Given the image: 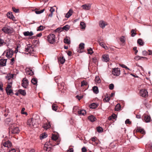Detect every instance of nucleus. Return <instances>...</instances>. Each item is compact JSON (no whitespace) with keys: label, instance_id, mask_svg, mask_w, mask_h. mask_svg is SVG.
<instances>
[{"label":"nucleus","instance_id":"1","mask_svg":"<svg viewBox=\"0 0 152 152\" xmlns=\"http://www.w3.org/2000/svg\"><path fill=\"white\" fill-rule=\"evenodd\" d=\"M55 80L58 84V90L64 92L66 89V87L64 86V83L62 82L61 78L59 77H55Z\"/></svg>","mask_w":152,"mask_h":152},{"label":"nucleus","instance_id":"2","mask_svg":"<svg viewBox=\"0 0 152 152\" xmlns=\"http://www.w3.org/2000/svg\"><path fill=\"white\" fill-rule=\"evenodd\" d=\"M15 124L13 123L11 124L9 127V133L13 134H18L20 130L19 127H15Z\"/></svg>","mask_w":152,"mask_h":152},{"label":"nucleus","instance_id":"3","mask_svg":"<svg viewBox=\"0 0 152 152\" xmlns=\"http://www.w3.org/2000/svg\"><path fill=\"white\" fill-rule=\"evenodd\" d=\"M1 30L6 34H11L14 32V29L11 27L6 26L4 27L1 29Z\"/></svg>","mask_w":152,"mask_h":152},{"label":"nucleus","instance_id":"4","mask_svg":"<svg viewBox=\"0 0 152 152\" xmlns=\"http://www.w3.org/2000/svg\"><path fill=\"white\" fill-rule=\"evenodd\" d=\"M13 76L12 75H9L6 76H5V78L7 80H9V81L8 82L9 83V84L7 85V87L6 88V91H7L8 90H9V89H10V88L12 86L11 85L12 83L11 82H10V80H11Z\"/></svg>","mask_w":152,"mask_h":152},{"label":"nucleus","instance_id":"5","mask_svg":"<svg viewBox=\"0 0 152 152\" xmlns=\"http://www.w3.org/2000/svg\"><path fill=\"white\" fill-rule=\"evenodd\" d=\"M48 41L50 43H53L55 42V37L53 34H50L48 37Z\"/></svg>","mask_w":152,"mask_h":152},{"label":"nucleus","instance_id":"6","mask_svg":"<svg viewBox=\"0 0 152 152\" xmlns=\"http://www.w3.org/2000/svg\"><path fill=\"white\" fill-rule=\"evenodd\" d=\"M112 73L114 75L119 76L120 74V69L118 68L114 69L112 71Z\"/></svg>","mask_w":152,"mask_h":152},{"label":"nucleus","instance_id":"7","mask_svg":"<svg viewBox=\"0 0 152 152\" xmlns=\"http://www.w3.org/2000/svg\"><path fill=\"white\" fill-rule=\"evenodd\" d=\"M142 119L143 121L147 123L150 122L151 120V117L146 114L142 116Z\"/></svg>","mask_w":152,"mask_h":152},{"label":"nucleus","instance_id":"8","mask_svg":"<svg viewBox=\"0 0 152 152\" xmlns=\"http://www.w3.org/2000/svg\"><path fill=\"white\" fill-rule=\"evenodd\" d=\"M148 92L145 89H142L140 91V94L141 96L146 97L148 96Z\"/></svg>","mask_w":152,"mask_h":152},{"label":"nucleus","instance_id":"9","mask_svg":"<svg viewBox=\"0 0 152 152\" xmlns=\"http://www.w3.org/2000/svg\"><path fill=\"white\" fill-rule=\"evenodd\" d=\"M14 53L13 51L11 49H9L7 50L6 52V56L8 58H11L12 57L13 54Z\"/></svg>","mask_w":152,"mask_h":152},{"label":"nucleus","instance_id":"10","mask_svg":"<svg viewBox=\"0 0 152 152\" xmlns=\"http://www.w3.org/2000/svg\"><path fill=\"white\" fill-rule=\"evenodd\" d=\"M28 80L26 78H23V83H22V86L24 88H26L28 86Z\"/></svg>","mask_w":152,"mask_h":152},{"label":"nucleus","instance_id":"11","mask_svg":"<svg viewBox=\"0 0 152 152\" xmlns=\"http://www.w3.org/2000/svg\"><path fill=\"white\" fill-rule=\"evenodd\" d=\"M102 58L103 61L106 62L110 60L109 55L106 54L103 55Z\"/></svg>","mask_w":152,"mask_h":152},{"label":"nucleus","instance_id":"12","mask_svg":"<svg viewBox=\"0 0 152 152\" xmlns=\"http://www.w3.org/2000/svg\"><path fill=\"white\" fill-rule=\"evenodd\" d=\"M81 87L84 89V91L86 90L87 88L86 86L88 84L87 83L86 81L83 80L81 82Z\"/></svg>","mask_w":152,"mask_h":152},{"label":"nucleus","instance_id":"13","mask_svg":"<svg viewBox=\"0 0 152 152\" xmlns=\"http://www.w3.org/2000/svg\"><path fill=\"white\" fill-rule=\"evenodd\" d=\"M12 145V143L10 141L8 140L5 142L3 144V146L5 147H7L8 148H10Z\"/></svg>","mask_w":152,"mask_h":152},{"label":"nucleus","instance_id":"14","mask_svg":"<svg viewBox=\"0 0 152 152\" xmlns=\"http://www.w3.org/2000/svg\"><path fill=\"white\" fill-rule=\"evenodd\" d=\"M27 124L28 125H29L31 127H34V125L33 124V119L32 118L29 119L28 120Z\"/></svg>","mask_w":152,"mask_h":152},{"label":"nucleus","instance_id":"15","mask_svg":"<svg viewBox=\"0 0 152 152\" xmlns=\"http://www.w3.org/2000/svg\"><path fill=\"white\" fill-rule=\"evenodd\" d=\"M24 35L25 36H31L34 35L33 32L31 31L29 32L28 31H25L23 33Z\"/></svg>","mask_w":152,"mask_h":152},{"label":"nucleus","instance_id":"16","mask_svg":"<svg viewBox=\"0 0 152 152\" xmlns=\"http://www.w3.org/2000/svg\"><path fill=\"white\" fill-rule=\"evenodd\" d=\"M82 7L85 10H88L91 9V5L85 4L82 5Z\"/></svg>","mask_w":152,"mask_h":152},{"label":"nucleus","instance_id":"17","mask_svg":"<svg viewBox=\"0 0 152 152\" xmlns=\"http://www.w3.org/2000/svg\"><path fill=\"white\" fill-rule=\"evenodd\" d=\"M42 127L44 128V129H47L50 127V123L49 122L44 124L42 125Z\"/></svg>","mask_w":152,"mask_h":152},{"label":"nucleus","instance_id":"18","mask_svg":"<svg viewBox=\"0 0 152 152\" xmlns=\"http://www.w3.org/2000/svg\"><path fill=\"white\" fill-rule=\"evenodd\" d=\"M7 60L5 59H1L0 61V64L2 66H5L6 65V63Z\"/></svg>","mask_w":152,"mask_h":152},{"label":"nucleus","instance_id":"19","mask_svg":"<svg viewBox=\"0 0 152 152\" xmlns=\"http://www.w3.org/2000/svg\"><path fill=\"white\" fill-rule=\"evenodd\" d=\"M58 61L61 64H63L65 61V59L63 56H60L59 58H58Z\"/></svg>","mask_w":152,"mask_h":152},{"label":"nucleus","instance_id":"20","mask_svg":"<svg viewBox=\"0 0 152 152\" xmlns=\"http://www.w3.org/2000/svg\"><path fill=\"white\" fill-rule=\"evenodd\" d=\"M78 114L80 115H84L86 114V112L84 110H79L78 111Z\"/></svg>","mask_w":152,"mask_h":152},{"label":"nucleus","instance_id":"21","mask_svg":"<svg viewBox=\"0 0 152 152\" xmlns=\"http://www.w3.org/2000/svg\"><path fill=\"white\" fill-rule=\"evenodd\" d=\"M73 12L72 10H69L68 12L66 14V17L67 18H69L72 15Z\"/></svg>","mask_w":152,"mask_h":152},{"label":"nucleus","instance_id":"22","mask_svg":"<svg viewBox=\"0 0 152 152\" xmlns=\"http://www.w3.org/2000/svg\"><path fill=\"white\" fill-rule=\"evenodd\" d=\"M88 119L92 122L96 120V118L93 115H91L88 117Z\"/></svg>","mask_w":152,"mask_h":152},{"label":"nucleus","instance_id":"23","mask_svg":"<svg viewBox=\"0 0 152 152\" xmlns=\"http://www.w3.org/2000/svg\"><path fill=\"white\" fill-rule=\"evenodd\" d=\"M106 23L103 21H101L99 22V25L102 28H104L106 26Z\"/></svg>","mask_w":152,"mask_h":152},{"label":"nucleus","instance_id":"24","mask_svg":"<svg viewBox=\"0 0 152 152\" xmlns=\"http://www.w3.org/2000/svg\"><path fill=\"white\" fill-rule=\"evenodd\" d=\"M92 90L96 94H97L99 93L98 88L96 86L93 87L92 88Z\"/></svg>","mask_w":152,"mask_h":152},{"label":"nucleus","instance_id":"25","mask_svg":"<svg viewBox=\"0 0 152 152\" xmlns=\"http://www.w3.org/2000/svg\"><path fill=\"white\" fill-rule=\"evenodd\" d=\"M26 71L27 75H34V72L32 70H30L29 69L28 70L26 69Z\"/></svg>","mask_w":152,"mask_h":152},{"label":"nucleus","instance_id":"26","mask_svg":"<svg viewBox=\"0 0 152 152\" xmlns=\"http://www.w3.org/2000/svg\"><path fill=\"white\" fill-rule=\"evenodd\" d=\"M98 105L97 104L94 103L91 104L90 105L89 107L91 108L95 109L96 108Z\"/></svg>","mask_w":152,"mask_h":152},{"label":"nucleus","instance_id":"27","mask_svg":"<svg viewBox=\"0 0 152 152\" xmlns=\"http://www.w3.org/2000/svg\"><path fill=\"white\" fill-rule=\"evenodd\" d=\"M7 16L8 18L12 19V20L15 18L14 17L13 15L12 12H8L7 14Z\"/></svg>","mask_w":152,"mask_h":152},{"label":"nucleus","instance_id":"28","mask_svg":"<svg viewBox=\"0 0 152 152\" xmlns=\"http://www.w3.org/2000/svg\"><path fill=\"white\" fill-rule=\"evenodd\" d=\"M100 41L99 39V43L100 45L105 49H107V47L104 44L103 42H100Z\"/></svg>","mask_w":152,"mask_h":152},{"label":"nucleus","instance_id":"29","mask_svg":"<svg viewBox=\"0 0 152 152\" xmlns=\"http://www.w3.org/2000/svg\"><path fill=\"white\" fill-rule=\"evenodd\" d=\"M58 109V106L56 104H53L52 105V109L53 110L56 111Z\"/></svg>","mask_w":152,"mask_h":152},{"label":"nucleus","instance_id":"30","mask_svg":"<svg viewBox=\"0 0 152 152\" xmlns=\"http://www.w3.org/2000/svg\"><path fill=\"white\" fill-rule=\"evenodd\" d=\"M142 58H145L146 59H147L145 57H141L140 56H137L135 57L134 59L138 61V60L141 59Z\"/></svg>","mask_w":152,"mask_h":152},{"label":"nucleus","instance_id":"31","mask_svg":"<svg viewBox=\"0 0 152 152\" xmlns=\"http://www.w3.org/2000/svg\"><path fill=\"white\" fill-rule=\"evenodd\" d=\"M18 92L23 95L24 96L26 94L25 91L24 90L20 89L18 91Z\"/></svg>","mask_w":152,"mask_h":152},{"label":"nucleus","instance_id":"32","mask_svg":"<svg viewBox=\"0 0 152 152\" xmlns=\"http://www.w3.org/2000/svg\"><path fill=\"white\" fill-rule=\"evenodd\" d=\"M117 117V116L115 114H113L112 115L109 117L108 119L109 120H112L113 119H115Z\"/></svg>","mask_w":152,"mask_h":152},{"label":"nucleus","instance_id":"33","mask_svg":"<svg viewBox=\"0 0 152 152\" xmlns=\"http://www.w3.org/2000/svg\"><path fill=\"white\" fill-rule=\"evenodd\" d=\"M137 43L140 45H144V42H143L142 40L141 39H139L137 41Z\"/></svg>","mask_w":152,"mask_h":152},{"label":"nucleus","instance_id":"34","mask_svg":"<svg viewBox=\"0 0 152 152\" xmlns=\"http://www.w3.org/2000/svg\"><path fill=\"white\" fill-rule=\"evenodd\" d=\"M80 28L81 29H85L86 27V25L83 22H81L80 23Z\"/></svg>","mask_w":152,"mask_h":152},{"label":"nucleus","instance_id":"35","mask_svg":"<svg viewBox=\"0 0 152 152\" xmlns=\"http://www.w3.org/2000/svg\"><path fill=\"white\" fill-rule=\"evenodd\" d=\"M92 62L94 63L95 64H97V63L98 62V58L96 57H95L94 58H92Z\"/></svg>","mask_w":152,"mask_h":152},{"label":"nucleus","instance_id":"36","mask_svg":"<svg viewBox=\"0 0 152 152\" xmlns=\"http://www.w3.org/2000/svg\"><path fill=\"white\" fill-rule=\"evenodd\" d=\"M47 134L46 133H43L41 134L40 136V139H42L43 138H45L47 137Z\"/></svg>","mask_w":152,"mask_h":152},{"label":"nucleus","instance_id":"37","mask_svg":"<svg viewBox=\"0 0 152 152\" xmlns=\"http://www.w3.org/2000/svg\"><path fill=\"white\" fill-rule=\"evenodd\" d=\"M58 139V137L55 135H53L51 137V141L54 140L56 141Z\"/></svg>","mask_w":152,"mask_h":152},{"label":"nucleus","instance_id":"38","mask_svg":"<svg viewBox=\"0 0 152 152\" xmlns=\"http://www.w3.org/2000/svg\"><path fill=\"white\" fill-rule=\"evenodd\" d=\"M6 92L8 95H12L13 94L12 90L11 89H9V90H8L7 92L6 91Z\"/></svg>","mask_w":152,"mask_h":152},{"label":"nucleus","instance_id":"39","mask_svg":"<svg viewBox=\"0 0 152 152\" xmlns=\"http://www.w3.org/2000/svg\"><path fill=\"white\" fill-rule=\"evenodd\" d=\"M64 42L65 43L67 44H69L70 43V41L68 39L67 37H66L64 39Z\"/></svg>","mask_w":152,"mask_h":152},{"label":"nucleus","instance_id":"40","mask_svg":"<svg viewBox=\"0 0 152 152\" xmlns=\"http://www.w3.org/2000/svg\"><path fill=\"white\" fill-rule=\"evenodd\" d=\"M121 105L120 104H117L115 106V110H119L121 109Z\"/></svg>","mask_w":152,"mask_h":152},{"label":"nucleus","instance_id":"41","mask_svg":"<svg viewBox=\"0 0 152 152\" xmlns=\"http://www.w3.org/2000/svg\"><path fill=\"white\" fill-rule=\"evenodd\" d=\"M136 31L135 30L132 29L131 31V36L132 37H133L135 36V35L136 34Z\"/></svg>","mask_w":152,"mask_h":152},{"label":"nucleus","instance_id":"42","mask_svg":"<svg viewBox=\"0 0 152 152\" xmlns=\"http://www.w3.org/2000/svg\"><path fill=\"white\" fill-rule=\"evenodd\" d=\"M51 141L50 140L49 141V142H47L45 144H46V146H49L50 145L52 146H55V144H53L51 142Z\"/></svg>","mask_w":152,"mask_h":152},{"label":"nucleus","instance_id":"43","mask_svg":"<svg viewBox=\"0 0 152 152\" xmlns=\"http://www.w3.org/2000/svg\"><path fill=\"white\" fill-rule=\"evenodd\" d=\"M37 80L36 79L33 78L31 80V83L34 84V85H36L37 84Z\"/></svg>","mask_w":152,"mask_h":152},{"label":"nucleus","instance_id":"44","mask_svg":"<svg viewBox=\"0 0 152 152\" xmlns=\"http://www.w3.org/2000/svg\"><path fill=\"white\" fill-rule=\"evenodd\" d=\"M69 28L70 26L68 25H65L63 27V29L66 31H67Z\"/></svg>","mask_w":152,"mask_h":152},{"label":"nucleus","instance_id":"45","mask_svg":"<svg viewBox=\"0 0 152 152\" xmlns=\"http://www.w3.org/2000/svg\"><path fill=\"white\" fill-rule=\"evenodd\" d=\"M137 132H139L142 134H143L144 133V130L142 129H141L140 128H137L136 130Z\"/></svg>","mask_w":152,"mask_h":152},{"label":"nucleus","instance_id":"46","mask_svg":"<svg viewBox=\"0 0 152 152\" xmlns=\"http://www.w3.org/2000/svg\"><path fill=\"white\" fill-rule=\"evenodd\" d=\"M84 44L83 43H80L79 45V48L81 50H83L84 48Z\"/></svg>","mask_w":152,"mask_h":152},{"label":"nucleus","instance_id":"47","mask_svg":"<svg viewBox=\"0 0 152 152\" xmlns=\"http://www.w3.org/2000/svg\"><path fill=\"white\" fill-rule=\"evenodd\" d=\"M97 131L99 132H102L103 131V129L101 127L98 126L97 127Z\"/></svg>","mask_w":152,"mask_h":152},{"label":"nucleus","instance_id":"48","mask_svg":"<svg viewBox=\"0 0 152 152\" xmlns=\"http://www.w3.org/2000/svg\"><path fill=\"white\" fill-rule=\"evenodd\" d=\"M30 45H28L27 48H25V51L26 52H28L29 53H30Z\"/></svg>","mask_w":152,"mask_h":152},{"label":"nucleus","instance_id":"49","mask_svg":"<svg viewBox=\"0 0 152 152\" xmlns=\"http://www.w3.org/2000/svg\"><path fill=\"white\" fill-rule=\"evenodd\" d=\"M3 83L2 82L0 81V90L3 92L4 91V89L3 88Z\"/></svg>","mask_w":152,"mask_h":152},{"label":"nucleus","instance_id":"50","mask_svg":"<svg viewBox=\"0 0 152 152\" xmlns=\"http://www.w3.org/2000/svg\"><path fill=\"white\" fill-rule=\"evenodd\" d=\"M43 29V26H39L37 28V31H41Z\"/></svg>","mask_w":152,"mask_h":152},{"label":"nucleus","instance_id":"51","mask_svg":"<svg viewBox=\"0 0 152 152\" xmlns=\"http://www.w3.org/2000/svg\"><path fill=\"white\" fill-rule=\"evenodd\" d=\"M25 110V108H23L21 110V113L22 114L27 115V113L26 112H24Z\"/></svg>","mask_w":152,"mask_h":152},{"label":"nucleus","instance_id":"52","mask_svg":"<svg viewBox=\"0 0 152 152\" xmlns=\"http://www.w3.org/2000/svg\"><path fill=\"white\" fill-rule=\"evenodd\" d=\"M44 150L47 151H50V150H49V148L46 146V144H45L44 145Z\"/></svg>","mask_w":152,"mask_h":152},{"label":"nucleus","instance_id":"53","mask_svg":"<svg viewBox=\"0 0 152 152\" xmlns=\"http://www.w3.org/2000/svg\"><path fill=\"white\" fill-rule=\"evenodd\" d=\"M45 10V9H43V10H41L39 11H35V12L37 14H39L41 13H42L44 12V11Z\"/></svg>","mask_w":152,"mask_h":152},{"label":"nucleus","instance_id":"54","mask_svg":"<svg viewBox=\"0 0 152 152\" xmlns=\"http://www.w3.org/2000/svg\"><path fill=\"white\" fill-rule=\"evenodd\" d=\"M88 53L90 54H91L93 53L92 49L90 48L89 49H88Z\"/></svg>","mask_w":152,"mask_h":152},{"label":"nucleus","instance_id":"55","mask_svg":"<svg viewBox=\"0 0 152 152\" xmlns=\"http://www.w3.org/2000/svg\"><path fill=\"white\" fill-rule=\"evenodd\" d=\"M114 84L113 83H111L109 85V88L110 90H113L114 88Z\"/></svg>","mask_w":152,"mask_h":152},{"label":"nucleus","instance_id":"56","mask_svg":"<svg viewBox=\"0 0 152 152\" xmlns=\"http://www.w3.org/2000/svg\"><path fill=\"white\" fill-rule=\"evenodd\" d=\"M8 152H16L14 148H8Z\"/></svg>","mask_w":152,"mask_h":152},{"label":"nucleus","instance_id":"57","mask_svg":"<svg viewBox=\"0 0 152 152\" xmlns=\"http://www.w3.org/2000/svg\"><path fill=\"white\" fill-rule=\"evenodd\" d=\"M12 9L13 10V11L16 13L18 12L19 11V10L18 9H16L14 7H13L12 8Z\"/></svg>","mask_w":152,"mask_h":152},{"label":"nucleus","instance_id":"58","mask_svg":"<svg viewBox=\"0 0 152 152\" xmlns=\"http://www.w3.org/2000/svg\"><path fill=\"white\" fill-rule=\"evenodd\" d=\"M110 98L107 97V98H104V99L103 100L104 102H108L110 100Z\"/></svg>","mask_w":152,"mask_h":152},{"label":"nucleus","instance_id":"59","mask_svg":"<svg viewBox=\"0 0 152 152\" xmlns=\"http://www.w3.org/2000/svg\"><path fill=\"white\" fill-rule=\"evenodd\" d=\"M6 43L4 42V40L0 38V45L5 44Z\"/></svg>","mask_w":152,"mask_h":152},{"label":"nucleus","instance_id":"60","mask_svg":"<svg viewBox=\"0 0 152 152\" xmlns=\"http://www.w3.org/2000/svg\"><path fill=\"white\" fill-rule=\"evenodd\" d=\"M131 122L129 121V119H127L125 121V124H131Z\"/></svg>","mask_w":152,"mask_h":152},{"label":"nucleus","instance_id":"61","mask_svg":"<svg viewBox=\"0 0 152 152\" xmlns=\"http://www.w3.org/2000/svg\"><path fill=\"white\" fill-rule=\"evenodd\" d=\"M142 54L144 56H146L148 54V52L145 50H144L142 52Z\"/></svg>","mask_w":152,"mask_h":152},{"label":"nucleus","instance_id":"62","mask_svg":"<svg viewBox=\"0 0 152 152\" xmlns=\"http://www.w3.org/2000/svg\"><path fill=\"white\" fill-rule=\"evenodd\" d=\"M11 61L10 62V64L11 65H12L14 63V62L15 61V59L14 58H12L11 60Z\"/></svg>","mask_w":152,"mask_h":152},{"label":"nucleus","instance_id":"63","mask_svg":"<svg viewBox=\"0 0 152 152\" xmlns=\"http://www.w3.org/2000/svg\"><path fill=\"white\" fill-rule=\"evenodd\" d=\"M120 41L122 43H124L125 42V40L123 37L120 38Z\"/></svg>","mask_w":152,"mask_h":152},{"label":"nucleus","instance_id":"64","mask_svg":"<svg viewBox=\"0 0 152 152\" xmlns=\"http://www.w3.org/2000/svg\"><path fill=\"white\" fill-rule=\"evenodd\" d=\"M76 97L79 100L80 99H81L83 97V96H79L78 95H77L76 96Z\"/></svg>","mask_w":152,"mask_h":152}]
</instances>
